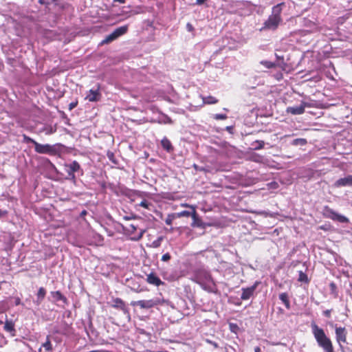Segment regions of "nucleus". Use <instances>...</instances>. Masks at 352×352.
<instances>
[{
    "label": "nucleus",
    "instance_id": "obj_1",
    "mask_svg": "<svg viewBox=\"0 0 352 352\" xmlns=\"http://www.w3.org/2000/svg\"><path fill=\"white\" fill-rule=\"evenodd\" d=\"M311 331L318 346L322 348L324 352H334L331 340L326 336L322 328L313 323Z\"/></svg>",
    "mask_w": 352,
    "mask_h": 352
},
{
    "label": "nucleus",
    "instance_id": "obj_2",
    "mask_svg": "<svg viewBox=\"0 0 352 352\" xmlns=\"http://www.w3.org/2000/svg\"><path fill=\"white\" fill-rule=\"evenodd\" d=\"M283 6H284V3H280L272 8V14L264 22L262 30H275L278 28L283 21L280 15Z\"/></svg>",
    "mask_w": 352,
    "mask_h": 352
},
{
    "label": "nucleus",
    "instance_id": "obj_3",
    "mask_svg": "<svg viewBox=\"0 0 352 352\" xmlns=\"http://www.w3.org/2000/svg\"><path fill=\"white\" fill-rule=\"evenodd\" d=\"M193 280L200 285L206 283H213L210 272L204 268H199L195 272Z\"/></svg>",
    "mask_w": 352,
    "mask_h": 352
},
{
    "label": "nucleus",
    "instance_id": "obj_4",
    "mask_svg": "<svg viewBox=\"0 0 352 352\" xmlns=\"http://www.w3.org/2000/svg\"><path fill=\"white\" fill-rule=\"evenodd\" d=\"M323 214L325 217L332 219L339 223H347L349 219L345 216L336 212L328 206H325L323 210Z\"/></svg>",
    "mask_w": 352,
    "mask_h": 352
},
{
    "label": "nucleus",
    "instance_id": "obj_5",
    "mask_svg": "<svg viewBox=\"0 0 352 352\" xmlns=\"http://www.w3.org/2000/svg\"><path fill=\"white\" fill-rule=\"evenodd\" d=\"M34 151L36 153L39 154H48L52 155L56 153V150L54 146L49 144H41L37 142L34 145Z\"/></svg>",
    "mask_w": 352,
    "mask_h": 352
},
{
    "label": "nucleus",
    "instance_id": "obj_6",
    "mask_svg": "<svg viewBox=\"0 0 352 352\" xmlns=\"http://www.w3.org/2000/svg\"><path fill=\"white\" fill-rule=\"evenodd\" d=\"M336 339L340 348H342V343L346 342L347 331L344 327H336Z\"/></svg>",
    "mask_w": 352,
    "mask_h": 352
},
{
    "label": "nucleus",
    "instance_id": "obj_7",
    "mask_svg": "<svg viewBox=\"0 0 352 352\" xmlns=\"http://www.w3.org/2000/svg\"><path fill=\"white\" fill-rule=\"evenodd\" d=\"M259 282L256 281L254 284L250 287H243L241 289L242 294L241 296V299L243 300H249L253 295L258 285Z\"/></svg>",
    "mask_w": 352,
    "mask_h": 352
},
{
    "label": "nucleus",
    "instance_id": "obj_8",
    "mask_svg": "<svg viewBox=\"0 0 352 352\" xmlns=\"http://www.w3.org/2000/svg\"><path fill=\"white\" fill-rule=\"evenodd\" d=\"M67 169L66 171L67 173L68 177L72 179H75V173L78 172L80 169V166L76 161H73L69 164L65 165Z\"/></svg>",
    "mask_w": 352,
    "mask_h": 352
},
{
    "label": "nucleus",
    "instance_id": "obj_9",
    "mask_svg": "<svg viewBox=\"0 0 352 352\" xmlns=\"http://www.w3.org/2000/svg\"><path fill=\"white\" fill-rule=\"evenodd\" d=\"M346 186H352V175H349L345 177L340 178L333 184V187L335 188Z\"/></svg>",
    "mask_w": 352,
    "mask_h": 352
},
{
    "label": "nucleus",
    "instance_id": "obj_10",
    "mask_svg": "<svg viewBox=\"0 0 352 352\" xmlns=\"http://www.w3.org/2000/svg\"><path fill=\"white\" fill-rule=\"evenodd\" d=\"M306 107H310V105L305 102H302L300 106L288 107L287 111L293 115H300L305 112Z\"/></svg>",
    "mask_w": 352,
    "mask_h": 352
},
{
    "label": "nucleus",
    "instance_id": "obj_11",
    "mask_svg": "<svg viewBox=\"0 0 352 352\" xmlns=\"http://www.w3.org/2000/svg\"><path fill=\"white\" fill-rule=\"evenodd\" d=\"M135 305H138L143 309L152 308L157 305V301L153 299L151 300H141L133 303Z\"/></svg>",
    "mask_w": 352,
    "mask_h": 352
},
{
    "label": "nucleus",
    "instance_id": "obj_12",
    "mask_svg": "<svg viewBox=\"0 0 352 352\" xmlns=\"http://www.w3.org/2000/svg\"><path fill=\"white\" fill-rule=\"evenodd\" d=\"M129 27L127 25L116 28L111 32V41L116 40L120 36L125 34L128 31Z\"/></svg>",
    "mask_w": 352,
    "mask_h": 352
},
{
    "label": "nucleus",
    "instance_id": "obj_13",
    "mask_svg": "<svg viewBox=\"0 0 352 352\" xmlns=\"http://www.w3.org/2000/svg\"><path fill=\"white\" fill-rule=\"evenodd\" d=\"M111 306L120 309L124 314L126 315L128 314L127 308L124 304V302L120 298H115L113 300Z\"/></svg>",
    "mask_w": 352,
    "mask_h": 352
},
{
    "label": "nucleus",
    "instance_id": "obj_14",
    "mask_svg": "<svg viewBox=\"0 0 352 352\" xmlns=\"http://www.w3.org/2000/svg\"><path fill=\"white\" fill-rule=\"evenodd\" d=\"M146 281L149 284L155 286H160V285L164 284V283L160 280V278L153 273H151L148 275H147Z\"/></svg>",
    "mask_w": 352,
    "mask_h": 352
},
{
    "label": "nucleus",
    "instance_id": "obj_15",
    "mask_svg": "<svg viewBox=\"0 0 352 352\" xmlns=\"http://www.w3.org/2000/svg\"><path fill=\"white\" fill-rule=\"evenodd\" d=\"M161 145L162 148L168 153L173 151V146L170 141L166 137H164L161 141Z\"/></svg>",
    "mask_w": 352,
    "mask_h": 352
},
{
    "label": "nucleus",
    "instance_id": "obj_16",
    "mask_svg": "<svg viewBox=\"0 0 352 352\" xmlns=\"http://www.w3.org/2000/svg\"><path fill=\"white\" fill-rule=\"evenodd\" d=\"M3 329L7 332H10L12 336L15 335L14 324L12 320H7L6 321Z\"/></svg>",
    "mask_w": 352,
    "mask_h": 352
},
{
    "label": "nucleus",
    "instance_id": "obj_17",
    "mask_svg": "<svg viewBox=\"0 0 352 352\" xmlns=\"http://www.w3.org/2000/svg\"><path fill=\"white\" fill-rule=\"evenodd\" d=\"M99 95L100 94L98 91L91 89L85 98L90 102H95L99 100Z\"/></svg>",
    "mask_w": 352,
    "mask_h": 352
},
{
    "label": "nucleus",
    "instance_id": "obj_18",
    "mask_svg": "<svg viewBox=\"0 0 352 352\" xmlns=\"http://www.w3.org/2000/svg\"><path fill=\"white\" fill-rule=\"evenodd\" d=\"M279 299L284 303L285 307L287 309H290V302L289 300L288 294L285 292L279 294Z\"/></svg>",
    "mask_w": 352,
    "mask_h": 352
},
{
    "label": "nucleus",
    "instance_id": "obj_19",
    "mask_svg": "<svg viewBox=\"0 0 352 352\" xmlns=\"http://www.w3.org/2000/svg\"><path fill=\"white\" fill-rule=\"evenodd\" d=\"M46 295V290L44 287H41L38 289V292L36 294L37 296V302L41 303L43 299L45 298Z\"/></svg>",
    "mask_w": 352,
    "mask_h": 352
},
{
    "label": "nucleus",
    "instance_id": "obj_20",
    "mask_svg": "<svg viewBox=\"0 0 352 352\" xmlns=\"http://www.w3.org/2000/svg\"><path fill=\"white\" fill-rule=\"evenodd\" d=\"M52 296L56 300H61L64 302L67 301V298L64 296L60 291L52 292Z\"/></svg>",
    "mask_w": 352,
    "mask_h": 352
},
{
    "label": "nucleus",
    "instance_id": "obj_21",
    "mask_svg": "<svg viewBox=\"0 0 352 352\" xmlns=\"http://www.w3.org/2000/svg\"><path fill=\"white\" fill-rule=\"evenodd\" d=\"M42 346L45 349V350L47 352H52L53 350L52 344L50 340V336H47L46 338V341L42 344Z\"/></svg>",
    "mask_w": 352,
    "mask_h": 352
},
{
    "label": "nucleus",
    "instance_id": "obj_22",
    "mask_svg": "<svg viewBox=\"0 0 352 352\" xmlns=\"http://www.w3.org/2000/svg\"><path fill=\"white\" fill-rule=\"evenodd\" d=\"M177 216L179 217H188L191 216L194 219H196V212H195V211L190 212V211H187V210H184V211H182V212L177 213Z\"/></svg>",
    "mask_w": 352,
    "mask_h": 352
},
{
    "label": "nucleus",
    "instance_id": "obj_23",
    "mask_svg": "<svg viewBox=\"0 0 352 352\" xmlns=\"http://www.w3.org/2000/svg\"><path fill=\"white\" fill-rule=\"evenodd\" d=\"M124 230L129 234H132L137 230V226H135L133 223H131V224H129L128 226H126V227H124Z\"/></svg>",
    "mask_w": 352,
    "mask_h": 352
},
{
    "label": "nucleus",
    "instance_id": "obj_24",
    "mask_svg": "<svg viewBox=\"0 0 352 352\" xmlns=\"http://www.w3.org/2000/svg\"><path fill=\"white\" fill-rule=\"evenodd\" d=\"M214 286V283H206L204 285H201V287L206 291L212 292L213 287Z\"/></svg>",
    "mask_w": 352,
    "mask_h": 352
},
{
    "label": "nucleus",
    "instance_id": "obj_25",
    "mask_svg": "<svg viewBox=\"0 0 352 352\" xmlns=\"http://www.w3.org/2000/svg\"><path fill=\"white\" fill-rule=\"evenodd\" d=\"M252 144L254 146L255 150H259L264 147L265 142L263 140H256Z\"/></svg>",
    "mask_w": 352,
    "mask_h": 352
},
{
    "label": "nucleus",
    "instance_id": "obj_26",
    "mask_svg": "<svg viewBox=\"0 0 352 352\" xmlns=\"http://www.w3.org/2000/svg\"><path fill=\"white\" fill-rule=\"evenodd\" d=\"M307 143V140L304 138H297L292 141V144L297 145H305Z\"/></svg>",
    "mask_w": 352,
    "mask_h": 352
},
{
    "label": "nucleus",
    "instance_id": "obj_27",
    "mask_svg": "<svg viewBox=\"0 0 352 352\" xmlns=\"http://www.w3.org/2000/svg\"><path fill=\"white\" fill-rule=\"evenodd\" d=\"M23 142L26 144L32 143L34 145H35V144L36 143V141H35L34 139L31 138L30 137L28 136L25 134L23 135Z\"/></svg>",
    "mask_w": 352,
    "mask_h": 352
},
{
    "label": "nucleus",
    "instance_id": "obj_28",
    "mask_svg": "<svg viewBox=\"0 0 352 352\" xmlns=\"http://www.w3.org/2000/svg\"><path fill=\"white\" fill-rule=\"evenodd\" d=\"M163 240L162 236L158 237L156 240L153 241L151 243V247L157 248L160 246L162 241Z\"/></svg>",
    "mask_w": 352,
    "mask_h": 352
},
{
    "label": "nucleus",
    "instance_id": "obj_29",
    "mask_svg": "<svg viewBox=\"0 0 352 352\" xmlns=\"http://www.w3.org/2000/svg\"><path fill=\"white\" fill-rule=\"evenodd\" d=\"M260 63L267 69L273 68L275 66V63L268 60H261Z\"/></svg>",
    "mask_w": 352,
    "mask_h": 352
},
{
    "label": "nucleus",
    "instance_id": "obj_30",
    "mask_svg": "<svg viewBox=\"0 0 352 352\" xmlns=\"http://www.w3.org/2000/svg\"><path fill=\"white\" fill-rule=\"evenodd\" d=\"M204 101L207 104H215L218 100L212 96H209L208 98H205Z\"/></svg>",
    "mask_w": 352,
    "mask_h": 352
},
{
    "label": "nucleus",
    "instance_id": "obj_31",
    "mask_svg": "<svg viewBox=\"0 0 352 352\" xmlns=\"http://www.w3.org/2000/svg\"><path fill=\"white\" fill-rule=\"evenodd\" d=\"M298 280L300 282H305L307 283L308 281L307 276L306 274L303 273L302 271L299 273V278Z\"/></svg>",
    "mask_w": 352,
    "mask_h": 352
},
{
    "label": "nucleus",
    "instance_id": "obj_32",
    "mask_svg": "<svg viewBox=\"0 0 352 352\" xmlns=\"http://www.w3.org/2000/svg\"><path fill=\"white\" fill-rule=\"evenodd\" d=\"M228 116L226 114L217 113L213 116V118L215 120H226Z\"/></svg>",
    "mask_w": 352,
    "mask_h": 352
},
{
    "label": "nucleus",
    "instance_id": "obj_33",
    "mask_svg": "<svg viewBox=\"0 0 352 352\" xmlns=\"http://www.w3.org/2000/svg\"><path fill=\"white\" fill-rule=\"evenodd\" d=\"M144 233V230H140V231L139 232L138 234H135L134 236L132 237V239L135 240V241L140 239L142 237Z\"/></svg>",
    "mask_w": 352,
    "mask_h": 352
},
{
    "label": "nucleus",
    "instance_id": "obj_34",
    "mask_svg": "<svg viewBox=\"0 0 352 352\" xmlns=\"http://www.w3.org/2000/svg\"><path fill=\"white\" fill-rule=\"evenodd\" d=\"M329 287H330V289H331V293L334 294L335 297L337 296V293H336V285L334 283H331L330 285H329Z\"/></svg>",
    "mask_w": 352,
    "mask_h": 352
},
{
    "label": "nucleus",
    "instance_id": "obj_35",
    "mask_svg": "<svg viewBox=\"0 0 352 352\" xmlns=\"http://www.w3.org/2000/svg\"><path fill=\"white\" fill-rule=\"evenodd\" d=\"M229 327L230 331L234 333H236V331L239 329V327L236 324L230 323Z\"/></svg>",
    "mask_w": 352,
    "mask_h": 352
},
{
    "label": "nucleus",
    "instance_id": "obj_36",
    "mask_svg": "<svg viewBox=\"0 0 352 352\" xmlns=\"http://www.w3.org/2000/svg\"><path fill=\"white\" fill-rule=\"evenodd\" d=\"M170 259V255L169 253H166L162 256V261L164 262L168 261Z\"/></svg>",
    "mask_w": 352,
    "mask_h": 352
},
{
    "label": "nucleus",
    "instance_id": "obj_37",
    "mask_svg": "<svg viewBox=\"0 0 352 352\" xmlns=\"http://www.w3.org/2000/svg\"><path fill=\"white\" fill-rule=\"evenodd\" d=\"M139 205L143 208H148L150 204L146 200H142Z\"/></svg>",
    "mask_w": 352,
    "mask_h": 352
},
{
    "label": "nucleus",
    "instance_id": "obj_38",
    "mask_svg": "<svg viewBox=\"0 0 352 352\" xmlns=\"http://www.w3.org/2000/svg\"><path fill=\"white\" fill-rule=\"evenodd\" d=\"M78 105V101L76 100L74 102H71L69 104V110H72L73 109H74L76 106Z\"/></svg>",
    "mask_w": 352,
    "mask_h": 352
},
{
    "label": "nucleus",
    "instance_id": "obj_39",
    "mask_svg": "<svg viewBox=\"0 0 352 352\" xmlns=\"http://www.w3.org/2000/svg\"><path fill=\"white\" fill-rule=\"evenodd\" d=\"M55 1V0H38V3L41 4L49 5L51 2Z\"/></svg>",
    "mask_w": 352,
    "mask_h": 352
},
{
    "label": "nucleus",
    "instance_id": "obj_40",
    "mask_svg": "<svg viewBox=\"0 0 352 352\" xmlns=\"http://www.w3.org/2000/svg\"><path fill=\"white\" fill-rule=\"evenodd\" d=\"M110 42V34L107 35L105 38L100 43V45H103L104 43H108Z\"/></svg>",
    "mask_w": 352,
    "mask_h": 352
},
{
    "label": "nucleus",
    "instance_id": "obj_41",
    "mask_svg": "<svg viewBox=\"0 0 352 352\" xmlns=\"http://www.w3.org/2000/svg\"><path fill=\"white\" fill-rule=\"evenodd\" d=\"M206 342L210 344H212L214 348H218L219 347V345L217 342H213L212 340H206Z\"/></svg>",
    "mask_w": 352,
    "mask_h": 352
},
{
    "label": "nucleus",
    "instance_id": "obj_42",
    "mask_svg": "<svg viewBox=\"0 0 352 352\" xmlns=\"http://www.w3.org/2000/svg\"><path fill=\"white\" fill-rule=\"evenodd\" d=\"M194 168L199 171H205L206 168L204 167H200L196 164L194 165Z\"/></svg>",
    "mask_w": 352,
    "mask_h": 352
},
{
    "label": "nucleus",
    "instance_id": "obj_43",
    "mask_svg": "<svg viewBox=\"0 0 352 352\" xmlns=\"http://www.w3.org/2000/svg\"><path fill=\"white\" fill-rule=\"evenodd\" d=\"M55 131H56V129H54L52 127H50V129L49 130H47V131L46 132V134L50 135V134L54 133Z\"/></svg>",
    "mask_w": 352,
    "mask_h": 352
},
{
    "label": "nucleus",
    "instance_id": "obj_44",
    "mask_svg": "<svg viewBox=\"0 0 352 352\" xmlns=\"http://www.w3.org/2000/svg\"><path fill=\"white\" fill-rule=\"evenodd\" d=\"M21 301L20 298H19V297L15 298V300H14L15 305H21Z\"/></svg>",
    "mask_w": 352,
    "mask_h": 352
},
{
    "label": "nucleus",
    "instance_id": "obj_45",
    "mask_svg": "<svg viewBox=\"0 0 352 352\" xmlns=\"http://www.w3.org/2000/svg\"><path fill=\"white\" fill-rule=\"evenodd\" d=\"M7 213L8 212L6 210H2L0 209V218L5 217L7 214Z\"/></svg>",
    "mask_w": 352,
    "mask_h": 352
},
{
    "label": "nucleus",
    "instance_id": "obj_46",
    "mask_svg": "<svg viewBox=\"0 0 352 352\" xmlns=\"http://www.w3.org/2000/svg\"><path fill=\"white\" fill-rule=\"evenodd\" d=\"M87 210H83L80 212V217L81 218H82V219H83V218L87 215Z\"/></svg>",
    "mask_w": 352,
    "mask_h": 352
},
{
    "label": "nucleus",
    "instance_id": "obj_47",
    "mask_svg": "<svg viewBox=\"0 0 352 352\" xmlns=\"http://www.w3.org/2000/svg\"><path fill=\"white\" fill-rule=\"evenodd\" d=\"M226 129L229 133H232L233 126H226Z\"/></svg>",
    "mask_w": 352,
    "mask_h": 352
},
{
    "label": "nucleus",
    "instance_id": "obj_48",
    "mask_svg": "<svg viewBox=\"0 0 352 352\" xmlns=\"http://www.w3.org/2000/svg\"><path fill=\"white\" fill-rule=\"evenodd\" d=\"M206 0H196V4L202 5Z\"/></svg>",
    "mask_w": 352,
    "mask_h": 352
},
{
    "label": "nucleus",
    "instance_id": "obj_49",
    "mask_svg": "<svg viewBox=\"0 0 352 352\" xmlns=\"http://www.w3.org/2000/svg\"><path fill=\"white\" fill-rule=\"evenodd\" d=\"M330 313H331V311L330 310H326L324 311V315L327 317H329L330 316Z\"/></svg>",
    "mask_w": 352,
    "mask_h": 352
},
{
    "label": "nucleus",
    "instance_id": "obj_50",
    "mask_svg": "<svg viewBox=\"0 0 352 352\" xmlns=\"http://www.w3.org/2000/svg\"><path fill=\"white\" fill-rule=\"evenodd\" d=\"M187 29H188V31H192V29H193V28H192V25H191V24L188 23V24H187Z\"/></svg>",
    "mask_w": 352,
    "mask_h": 352
},
{
    "label": "nucleus",
    "instance_id": "obj_51",
    "mask_svg": "<svg viewBox=\"0 0 352 352\" xmlns=\"http://www.w3.org/2000/svg\"><path fill=\"white\" fill-rule=\"evenodd\" d=\"M171 223H172V220H171V219H166V223L167 225H170V224H171Z\"/></svg>",
    "mask_w": 352,
    "mask_h": 352
},
{
    "label": "nucleus",
    "instance_id": "obj_52",
    "mask_svg": "<svg viewBox=\"0 0 352 352\" xmlns=\"http://www.w3.org/2000/svg\"><path fill=\"white\" fill-rule=\"evenodd\" d=\"M113 1L120 3H124L125 2L124 0H113Z\"/></svg>",
    "mask_w": 352,
    "mask_h": 352
},
{
    "label": "nucleus",
    "instance_id": "obj_53",
    "mask_svg": "<svg viewBox=\"0 0 352 352\" xmlns=\"http://www.w3.org/2000/svg\"><path fill=\"white\" fill-rule=\"evenodd\" d=\"M254 352H261V349L258 346L255 347Z\"/></svg>",
    "mask_w": 352,
    "mask_h": 352
},
{
    "label": "nucleus",
    "instance_id": "obj_54",
    "mask_svg": "<svg viewBox=\"0 0 352 352\" xmlns=\"http://www.w3.org/2000/svg\"><path fill=\"white\" fill-rule=\"evenodd\" d=\"M276 56L278 59H281L282 60H283V56H279L278 54H276Z\"/></svg>",
    "mask_w": 352,
    "mask_h": 352
},
{
    "label": "nucleus",
    "instance_id": "obj_55",
    "mask_svg": "<svg viewBox=\"0 0 352 352\" xmlns=\"http://www.w3.org/2000/svg\"><path fill=\"white\" fill-rule=\"evenodd\" d=\"M111 162H114L113 160V155L111 154Z\"/></svg>",
    "mask_w": 352,
    "mask_h": 352
},
{
    "label": "nucleus",
    "instance_id": "obj_56",
    "mask_svg": "<svg viewBox=\"0 0 352 352\" xmlns=\"http://www.w3.org/2000/svg\"><path fill=\"white\" fill-rule=\"evenodd\" d=\"M2 323H3V322L0 320V324H2Z\"/></svg>",
    "mask_w": 352,
    "mask_h": 352
}]
</instances>
